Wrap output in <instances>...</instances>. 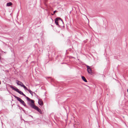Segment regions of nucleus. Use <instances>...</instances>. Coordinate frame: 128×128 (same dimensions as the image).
<instances>
[{
	"label": "nucleus",
	"instance_id": "nucleus-1",
	"mask_svg": "<svg viewBox=\"0 0 128 128\" xmlns=\"http://www.w3.org/2000/svg\"><path fill=\"white\" fill-rule=\"evenodd\" d=\"M9 86L13 90L18 92L21 95H22L24 96H26V95L24 94L22 92L20 91L16 87L13 86L11 85H9Z\"/></svg>",
	"mask_w": 128,
	"mask_h": 128
},
{
	"label": "nucleus",
	"instance_id": "nucleus-2",
	"mask_svg": "<svg viewBox=\"0 0 128 128\" xmlns=\"http://www.w3.org/2000/svg\"><path fill=\"white\" fill-rule=\"evenodd\" d=\"M13 96L15 98H16L18 101H19L20 102L21 104L24 105L26 108H29L28 107V106L26 105V104L24 102V101L23 100H22L21 98L16 96L13 95Z\"/></svg>",
	"mask_w": 128,
	"mask_h": 128
},
{
	"label": "nucleus",
	"instance_id": "nucleus-3",
	"mask_svg": "<svg viewBox=\"0 0 128 128\" xmlns=\"http://www.w3.org/2000/svg\"><path fill=\"white\" fill-rule=\"evenodd\" d=\"M60 20L62 22V23L64 24V22L62 20L60 17H58L56 18L54 20L56 24L57 25L59 28H61V26L58 24V21Z\"/></svg>",
	"mask_w": 128,
	"mask_h": 128
},
{
	"label": "nucleus",
	"instance_id": "nucleus-4",
	"mask_svg": "<svg viewBox=\"0 0 128 128\" xmlns=\"http://www.w3.org/2000/svg\"><path fill=\"white\" fill-rule=\"evenodd\" d=\"M30 106H31V107H32V108L34 109L35 110H36L38 112L40 113V114H42V111L40 110L39 108H38V106H36L35 105V104L34 105H33L32 104H30Z\"/></svg>",
	"mask_w": 128,
	"mask_h": 128
},
{
	"label": "nucleus",
	"instance_id": "nucleus-5",
	"mask_svg": "<svg viewBox=\"0 0 128 128\" xmlns=\"http://www.w3.org/2000/svg\"><path fill=\"white\" fill-rule=\"evenodd\" d=\"M24 97L26 98L27 100L28 101H30L31 102V103H29V102L28 103V104L31 107V106L30 105V104H32L33 105H34V100L30 99V98H29L28 97L26 96H24Z\"/></svg>",
	"mask_w": 128,
	"mask_h": 128
},
{
	"label": "nucleus",
	"instance_id": "nucleus-6",
	"mask_svg": "<svg viewBox=\"0 0 128 128\" xmlns=\"http://www.w3.org/2000/svg\"><path fill=\"white\" fill-rule=\"evenodd\" d=\"M86 67L87 68V70L88 72L89 73H92V70H91V69L90 68V66H88L87 65H86Z\"/></svg>",
	"mask_w": 128,
	"mask_h": 128
},
{
	"label": "nucleus",
	"instance_id": "nucleus-7",
	"mask_svg": "<svg viewBox=\"0 0 128 128\" xmlns=\"http://www.w3.org/2000/svg\"><path fill=\"white\" fill-rule=\"evenodd\" d=\"M38 104L41 106H42L43 104V102L40 99H38Z\"/></svg>",
	"mask_w": 128,
	"mask_h": 128
},
{
	"label": "nucleus",
	"instance_id": "nucleus-8",
	"mask_svg": "<svg viewBox=\"0 0 128 128\" xmlns=\"http://www.w3.org/2000/svg\"><path fill=\"white\" fill-rule=\"evenodd\" d=\"M16 82L18 85L20 86H21V85H22V84H23L22 82L18 80H16Z\"/></svg>",
	"mask_w": 128,
	"mask_h": 128
},
{
	"label": "nucleus",
	"instance_id": "nucleus-9",
	"mask_svg": "<svg viewBox=\"0 0 128 128\" xmlns=\"http://www.w3.org/2000/svg\"><path fill=\"white\" fill-rule=\"evenodd\" d=\"M22 85H21V86L22 87H23L24 88V89L25 90H28L29 89H28V88H27L25 86H24V84H22Z\"/></svg>",
	"mask_w": 128,
	"mask_h": 128
},
{
	"label": "nucleus",
	"instance_id": "nucleus-10",
	"mask_svg": "<svg viewBox=\"0 0 128 128\" xmlns=\"http://www.w3.org/2000/svg\"><path fill=\"white\" fill-rule=\"evenodd\" d=\"M82 80H84L85 82H87V80H86V78L84 76H82Z\"/></svg>",
	"mask_w": 128,
	"mask_h": 128
},
{
	"label": "nucleus",
	"instance_id": "nucleus-11",
	"mask_svg": "<svg viewBox=\"0 0 128 128\" xmlns=\"http://www.w3.org/2000/svg\"><path fill=\"white\" fill-rule=\"evenodd\" d=\"M12 4V3L11 2H8L6 4V6H10Z\"/></svg>",
	"mask_w": 128,
	"mask_h": 128
},
{
	"label": "nucleus",
	"instance_id": "nucleus-12",
	"mask_svg": "<svg viewBox=\"0 0 128 128\" xmlns=\"http://www.w3.org/2000/svg\"><path fill=\"white\" fill-rule=\"evenodd\" d=\"M28 91H29L30 93L31 94L32 96L33 95V93L34 92L30 90H28Z\"/></svg>",
	"mask_w": 128,
	"mask_h": 128
},
{
	"label": "nucleus",
	"instance_id": "nucleus-13",
	"mask_svg": "<svg viewBox=\"0 0 128 128\" xmlns=\"http://www.w3.org/2000/svg\"><path fill=\"white\" fill-rule=\"evenodd\" d=\"M49 78H50V79L51 80V81H53V80H52V78H51L50 77H49Z\"/></svg>",
	"mask_w": 128,
	"mask_h": 128
},
{
	"label": "nucleus",
	"instance_id": "nucleus-14",
	"mask_svg": "<svg viewBox=\"0 0 128 128\" xmlns=\"http://www.w3.org/2000/svg\"><path fill=\"white\" fill-rule=\"evenodd\" d=\"M57 12V11L56 10H55L54 11V14H55V13L56 12Z\"/></svg>",
	"mask_w": 128,
	"mask_h": 128
},
{
	"label": "nucleus",
	"instance_id": "nucleus-15",
	"mask_svg": "<svg viewBox=\"0 0 128 128\" xmlns=\"http://www.w3.org/2000/svg\"><path fill=\"white\" fill-rule=\"evenodd\" d=\"M33 93H34L35 95H36V96H37V95L36 94V93H35L34 92H33Z\"/></svg>",
	"mask_w": 128,
	"mask_h": 128
},
{
	"label": "nucleus",
	"instance_id": "nucleus-16",
	"mask_svg": "<svg viewBox=\"0 0 128 128\" xmlns=\"http://www.w3.org/2000/svg\"><path fill=\"white\" fill-rule=\"evenodd\" d=\"M29 116H30V117H32V118H33V116H31V115H29Z\"/></svg>",
	"mask_w": 128,
	"mask_h": 128
},
{
	"label": "nucleus",
	"instance_id": "nucleus-17",
	"mask_svg": "<svg viewBox=\"0 0 128 128\" xmlns=\"http://www.w3.org/2000/svg\"><path fill=\"white\" fill-rule=\"evenodd\" d=\"M18 106L19 107H20L19 108H20H20H22L21 107H20V106Z\"/></svg>",
	"mask_w": 128,
	"mask_h": 128
},
{
	"label": "nucleus",
	"instance_id": "nucleus-18",
	"mask_svg": "<svg viewBox=\"0 0 128 128\" xmlns=\"http://www.w3.org/2000/svg\"><path fill=\"white\" fill-rule=\"evenodd\" d=\"M28 61V60H26V62H27Z\"/></svg>",
	"mask_w": 128,
	"mask_h": 128
},
{
	"label": "nucleus",
	"instance_id": "nucleus-19",
	"mask_svg": "<svg viewBox=\"0 0 128 128\" xmlns=\"http://www.w3.org/2000/svg\"><path fill=\"white\" fill-rule=\"evenodd\" d=\"M54 14H52V15H54Z\"/></svg>",
	"mask_w": 128,
	"mask_h": 128
},
{
	"label": "nucleus",
	"instance_id": "nucleus-20",
	"mask_svg": "<svg viewBox=\"0 0 128 128\" xmlns=\"http://www.w3.org/2000/svg\"><path fill=\"white\" fill-rule=\"evenodd\" d=\"M23 111H24V112H25V110H23Z\"/></svg>",
	"mask_w": 128,
	"mask_h": 128
},
{
	"label": "nucleus",
	"instance_id": "nucleus-21",
	"mask_svg": "<svg viewBox=\"0 0 128 128\" xmlns=\"http://www.w3.org/2000/svg\"><path fill=\"white\" fill-rule=\"evenodd\" d=\"M127 92H128V89L127 90Z\"/></svg>",
	"mask_w": 128,
	"mask_h": 128
},
{
	"label": "nucleus",
	"instance_id": "nucleus-22",
	"mask_svg": "<svg viewBox=\"0 0 128 128\" xmlns=\"http://www.w3.org/2000/svg\"><path fill=\"white\" fill-rule=\"evenodd\" d=\"M63 27H64V25H63Z\"/></svg>",
	"mask_w": 128,
	"mask_h": 128
},
{
	"label": "nucleus",
	"instance_id": "nucleus-23",
	"mask_svg": "<svg viewBox=\"0 0 128 128\" xmlns=\"http://www.w3.org/2000/svg\"><path fill=\"white\" fill-rule=\"evenodd\" d=\"M86 41H85V42H86Z\"/></svg>",
	"mask_w": 128,
	"mask_h": 128
}]
</instances>
